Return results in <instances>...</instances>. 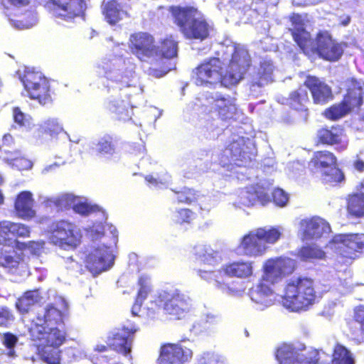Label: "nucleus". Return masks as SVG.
Returning <instances> with one entry per match:
<instances>
[{"label": "nucleus", "mask_w": 364, "mask_h": 364, "mask_svg": "<svg viewBox=\"0 0 364 364\" xmlns=\"http://www.w3.org/2000/svg\"><path fill=\"white\" fill-rule=\"evenodd\" d=\"M228 52L232 58L225 74L221 72L222 63L219 58H213L204 61L193 70L192 78L197 85L208 86L220 83L225 87L237 85L244 78L251 64L247 50L243 46H230Z\"/></svg>", "instance_id": "f257e3e1"}, {"label": "nucleus", "mask_w": 364, "mask_h": 364, "mask_svg": "<svg viewBox=\"0 0 364 364\" xmlns=\"http://www.w3.org/2000/svg\"><path fill=\"white\" fill-rule=\"evenodd\" d=\"M293 27L290 28L294 41L306 54L316 52L321 58L329 61H336L343 53V45L333 40L326 31H320L316 42L312 41L310 33L304 27V18L299 14L291 17Z\"/></svg>", "instance_id": "f03ea898"}, {"label": "nucleus", "mask_w": 364, "mask_h": 364, "mask_svg": "<svg viewBox=\"0 0 364 364\" xmlns=\"http://www.w3.org/2000/svg\"><path fill=\"white\" fill-rule=\"evenodd\" d=\"M98 73L102 74L105 78L103 81L105 87L109 91L112 89L129 88L134 90V94L141 92V89L137 86V79L135 75V65L131 59L117 58L109 63H104L97 67Z\"/></svg>", "instance_id": "7ed1b4c3"}, {"label": "nucleus", "mask_w": 364, "mask_h": 364, "mask_svg": "<svg viewBox=\"0 0 364 364\" xmlns=\"http://www.w3.org/2000/svg\"><path fill=\"white\" fill-rule=\"evenodd\" d=\"M314 281L306 277L292 279L287 283L282 305L291 311L305 310L316 300Z\"/></svg>", "instance_id": "20e7f679"}, {"label": "nucleus", "mask_w": 364, "mask_h": 364, "mask_svg": "<svg viewBox=\"0 0 364 364\" xmlns=\"http://www.w3.org/2000/svg\"><path fill=\"white\" fill-rule=\"evenodd\" d=\"M173 15L175 22L187 38L203 41L209 36L211 26L196 9L176 7L173 9Z\"/></svg>", "instance_id": "39448f33"}, {"label": "nucleus", "mask_w": 364, "mask_h": 364, "mask_svg": "<svg viewBox=\"0 0 364 364\" xmlns=\"http://www.w3.org/2000/svg\"><path fill=\"white\" fill-rule=\"evenodd\" d=\"M154 303L166 314L177 318L184 317L193 309L192 299L178 289L160 292Z\"/></svg>", "instance_id": "423d86ee"}, {"label": "nucleus", "mask_w": 364, "mask_h": 364, "mask_svg": "<svg viewBox=\"0 0 364 364\" xmlns=\"http://www.w3.org/2000/svg\"><path fill=\"white\" fill-rule=\"evenodd\" d=\"M30 0H0L1 9L8 18L10 24L17 29L29 28L36 24L37 14L26 11V16H19L28 6Z\"/></svg>", "instance_id": "0eeeda50"}, {"label": "nucleus", "mask_w": 364, "mask_h": 364, "mask_svg": "<svg viewBox=\"0 0 364 364\" xmlns=\"http://www.w3.org/2000/svg\"><path fill=\"white\" fill-rule=\"evenodd\" d=\"M364 96V83L352 79L348 82L347 94L343 101L336 104L325 111V115L332 120L338 119L347 114L352 109L363 103Z\"/></svg>", "instance_id": "6e6552de"}, {"label": "nucleus", "mask_w": 364, "mask_h": 364, "mask_svg": "<svg viewBox=\"0 0 364 364\" xmlns=\"http://www.w3.org/2000/svg\"><path fill=\"white\" fill-rule=\"evenodd\" d=\"M48 239L50 243L62 249H73L79 245L81 233L73 223L60 220L53 223L50 226Z\"/></svg>", "instance_id": "1a4fd4ad"}, {"label": "nucleus", "mask_w": 364, "mask_h": 364, "mask_svg": "<svg viewBox=\"0 0 364 364\" xmlns=\"http://www.w3.org/2000/svg\"><path fill=\"white\" fill-rule=\"evenodd\" d=\"M20 79L31 99L38 100L41 105L51 101L48 81L41 73L27 68L23 75H20Z\"/></svg>", "instance_id": "9d476101"}, {"label": "nucleus", "mask_w": 364, "mask_h": 364, "mask_svg": "<svg viewBox=\"0 0 364 364\" xmlns=\"http://www.w3.org/2000/svg\"><path fill=\"white\" fill-rule=\"evenodd\" d=\"M255 154V147L251 139L233 136L231 142L224 150L223 155L237 166H245Z\"/></svg>", "instance_id": "9b49d317"}, {"label": "nucleus", "mask_w": 364, "mask_h": 364, "mask_svg": "<svg viewBox=\"0 0 364 364\" xmlns=\"http://www.w3.org/2000/svg\"><path fill=\"white\" fill-rule=\"evenodd\" d=\"M92 248L86 258L85 267L93 275H97L112 267L114 257L109 246L95 245Z\"/></svg>", "instance_id": "f8f14e48"}, {"label": "nucleus", "mask_w": 364, "mask_h": 364, "mask_svg": "<svg viewBox=\"0 0 364 364\" xmlns=\"http://www.w3.org/2000/svg\"><path fill=\"white\" fill-rule=\"evenodd\" d=\"M296 262L288 257H277L267 259L264 266L262 281L275 284L284 277L291 274L295 269Z\"/></svg>", "instance_id": "ddd939ff"}, {"label": "nucleus", "mask_w": 364, "mask_h": 364, "mask_svg": "<svg viewBox=\"0 0 364 364\" xmlns=\"http://www.w3.org/2000/svg\"><path fill=\"white\" fill-rule=\"evenodd\" d=\"M54 306L48 304L38 312L34 320L36 326H59L63 323L64 311L68 309V304L63 296L55 298Z\"/></svg>", "instance_id": "4468645a"}, {"label": "nucleus", "mask_w": 364, "mask_h": 364, "mask_svg": "<svg viewBox=\"0 0 364 364\" xmlns=\"http://www.w3.org/2000/svg\"><path fill=\"white\" fill-rule=\"evenodd\" d=\"M331 245L343 257L355 259L357 252L364 251V234L338 235Z\"/></svg>", "instance_id": "2eb2a0df"}, {"label": "nucleus", "mask_w": 364, "mask_h": 364, "mask_svg": "<svg viewBox=\"0 0 364 364\" xmlns=\"http://www.w3.org/2000/svg\"><path fill=\"white\" fill-rule=\"evenodd\" d=\"M316 350L299 353L290 345L283 344L276 353L279 364H316L318 360Z\"/></svg>", "instance_id": "dca6fc26"}, {"label": "nucleus", "mask_w": 364, "mask_h": 364, "mask_svg": "<svg viewBox=\"0 0 364 364\" xmlns=\"http://www.w3.org/2000/svg\"><path fill=\"white\" fill-rule=\"evenodd\" d=\"M52 15L60 20L72 21L75 18L82 16L86 9L84 0H51Z\"/></svg>", "instance_id": "f3484780"}, {"label": "nucleus", "mask_w": 364, "mask_h": 364, "mask_svg": "<svg viewBox=\"0 0 364 364\" xmlns=\"http://www.w3.org/2000/svg\"><path fill=\"white\" fill-rule=\"evenodd\" d=\"M129 48L132 53L140 60L147 61L157 55L158 50L154 45V38L146 33H137L130 36Z\"/></svg>", "instance_id": "a211bd4d"}, {"label": "nucleus", "mask_w": 364, "mask_h": 364, "mask_svg": "<svg viewBox=\"0 0 364 364\" xmlns=\"http://www.w3.org/2000/svg\"><path fill=\"white\" fill-rule=\"evenodd\" d=\"M193 357L192 350L181 344L167 343L161 346L159 364H184Z\"/></svg>", "instance_id": "6ab92c4d"}, {"label": "nucleus", "mask_w": 364, "mask_h": 364, "mask_svg": "<svg viewBox=\"0 0 364 364\" xmlns=\"http://www.w3.org/2000/svg\"><path fill=\"white\" fill-rule=\"evenodd\" d=\"M274 65L270 60L264 59L258 68H254L247 76L250 90L253 95H257L260 89L272 82Z\"/></svg>", "instance_id": "aec40b11"}, {"label": "nucleus", "mask_w": 364, "mask_h": 364, "mask_svg": "<svg viewBox=\"0 0 364 364\" xmlns=\"http://www.w3.org/2000/svg\"><path fill=\"white\" fill-rule=\"evenodd\" d=\"M34 340H38V347H60L65 339V333L58 326H35L31 330Z\"/></svg>", "instance_id": "412c9836"}, {"label": "nucleus", "mask_w": 364, "mask_h": 364, "mask_svg": "<svg viewBox=\"0 0 364 364\" xmlns=\"http://www.w3.org/2000/svg\"><path fill=\"white\" fill-rule=\"evenodd\" d=\"M15 246V241L10 238L9 242L6 239L0 240V267L13 274L16 273L18 268H26L14 249Z\"/></svg>", "instance_id": "4be33fe9"}, {"label": "nucleus", "mask_w": 364, "mask_h": 364, "mask_svg": "<svg viewBox=\"0 0 364 364\" xmlns=\"http://www.w3.org/2000/svg\"><path fill=\"white\" fill-rule=\"evenodd\" d=\"M329 224L319 217L306 218L300 222L299 233L303 240L317 239L329 234Z\"/></svg>", "instance_id": "5701e85b"}, {"label": "nucleus", "mask_w": 364, "mask_h": 364, "mask_svg": "<svg viewBox=\"0 0 364 364\" xmlns=\"http://www.w3.org/2000/svg\"><path fill=\"white\" fill-rule=\"evenodd\" d=\"M138 328L132 323H129L122 329H118L112 334L110 346L116 351L123 354L124 356H128L131 353V336L136 332Z\"/></svg>", "instance_id": "b1692460"}, {"label": "nucleus", "mask_w": 364, "mask_h": 364, "mask_svg": "<svg viewBox=\"0 0 364 364\" xmlns=\"http://www.w3.org/2000/svg\"><path fill=\"white\" fill-rule=\"evenodd\" d=\"M267 248L255 230L242 237L239 246L244 255L253 257L262 256Z\"/></svg>", "instance_id": "393cba45"}, {"label": "nucleus", "mask_w": 364, "mask_h": 364, "mask_svg": "<svg viewBox=\"0 0 364 364\" xmlns=\"http://www.w3.org/2000/svg\"><path fill=\"white\" fill-rule=\"evenodd\" d=\"M304 86L311 91L316 104H325L333 98L331 88L323 80L315 77L308 76Z\"/></svg>", "instance_id": "a878e982"}, {"label": "nucleus", "mask_w": 364, "mask_h": 364, "mask_svg": "<svg viewBox=\"0 0 364 364\" xmlns=\"http://www.w3.org/2000/svg\"><path fill=\"white\" fill-rule=\"evenodd\" d=\"M207 101L208 106L217 112L223 120L232 119L236 113V106L230 97H222L218 94H210L207 96Z\"/></svg>", "instance_id": "bb28decb"}, {"label": "nucleus", "mask_w": 364, "mask_h": 364, "mask_svg": "<svg viewBox=\"0 0 364 364\" xmlns=\"http://www.w3.org/2000/svg\"><path fill=\"white\" fill-rule=\"evenodd\" d=\"M269 183L267 184L266 182H262L256 189L251 188L242 191L240 194V203L245 206H250L259 202L262 205H264L269 201V196L267 192L269 190Z\"/></svg>", "instance_id": "cd10ccee"}, {"label": "nucleus", "mask_w": 364, "mask_h": 364, "mask_svg": "<svg viewBox=\"0 0 364 364\" xmlns=\"http://www.w3.org/2000/svg\"><path fill=\"white\" fill-rule=\"evenodd\" d=\"M251 300L255 303L260 310L272 306L275 301V295L272 289L262 281L250 289L249 292Z\"/></svg>", "instance_id": "c85d7f7f"}, {"label": "nucleus", "mask_w": 364, "mask_h": 364, "mask_svg": "<svg viewBox=\"0 0 364 364\" xmlns=\"http://www.w3.org/2000/svg\"><path fill=\"white\" fill-rule=\"evenodd\" d=\"M30 234V230L28 226L21 223H15L10 221H3L0 223V236L3 239H6L9 242V238L11 241H15L16 245V237H26Z\"/></svg>", "instance_id": "c756f323"}, {"label": "nucleus", "mask_w": 364, "mask_h": 364, "mask_svg": "<svg viewBox=\"0 0 364 364\" xmlns=\"http://www.w3.org/2000/svg\"><path fill=\"white\" fill-rule=\"evenodd\" d=\"M317 136L323 144H340L339 149L341 151L347 148L348 141L343 134V130L340 127H333L331 129H322L318 132Z\"/></svg>", "instance_id": "7c9ffc66"}, {"label": "nucleus", "mask_w": 364, "mask_h": 364, "mask_svg": "<svg viewBox=\"0 0 364 364\" xmlns=\"http://www.w3.org/2000/svg\"><path fill=\"white\" fill-rule=\"evenodd\" d=\"M309 103L307 90L301 87L292 92L287 99V104L293 109L302 112V117L306 119L308 116L307 105Z\"/></svg>", "instance_id": "2f4dec72"}, {"label": "nucleus", "mask_w": 364, "mask_h": 364, "mask_svg": "<svg viewBox=\"0 0 364 364\" xmlns=\"http://www.w3.org/2000/svg\"><path fill=\"white\" fill-rule=\"evenodd\" d=\"M77 196L73 193H63L55 197L39 196V200L47 207H55L59 210L73 208Z\"/></svg>", "instance_id": "473e14b6"}, {"label": "nucleus", "mask_w": 364, "mask_h": 364, "mask_svg": "<svg viewBox=\"0 0 364 364\" xmlns=\"http://www.w3.org/2000/svg\"><path fill=\"white\" fill-rule=\"evenodd\" d=\"M33 205L32 193L29 191L21 192L15 203L16 212L23 218H30L34 216L35 211L33 209Z\"/></svg>", "instance_id": "72a5a7b5"}, {"label": "nucleus", "mask_w": 364, "mask_h": 364, "mask_svg": "<svg viewBox=\"0 0 364 364\" xmlns=\"http://www.w3.org/2000/svg\"><path fill=\"white\" fill-rule=\"evenodd\" d=\"M224 277L225 275L245 278L252 274V262L245 261H237L227 265L223 269Z\"/></svg>", "instance_id": "f704fd0d"}, {"label": "nucleus", "mask_w": 364, "mask_h": 364, "mask_svg": "<svg viewBox=\"0 0 364 364\" xmlns=\"http://www.w3.org/2000/svg\"><path fill=\"white\" fill-rule=\"evenodd\" d=\"M156 50H158V54L155 58H159L161 63L165 64L166 60L176 57L178 43L172 37L166 38L156 47Z\"/></svg>", "instance_id": "c9c22d12"}, {"label": "nucleus", "mask_w": 364, "mask_h": 364, "mask_svg": "<svg viewBox=\"0 0 364 364\" xmlns=\"http://www.w3.org/2000/svg\"><path fill=\"white\" fill-rule=\"evenodd\" d=\"M336 159L335 156L328 151H321L314 153L313 158L309 162V168L311 169H321V171L336 165Z\"/></svg>", "instance_id": "e433bc0d"}, {"label": "nucleus", "mask_w": 364, "mask_h": 364, "mask_svg": "<svg viewBox=\"0 0 364 364\" xmlns=\"http://www.w3.org/2000/svg\"><path fill=\"white\" fill-rule=\"evenodd\" d=\"M103 14L106 21L112 25L117 23L127 16V12L115 1H107L103 5Z\"/></svg>", "instance_id": "4c0bfd02"}, {"label": "nucleus", "mask_w": 364, "mask_h": 364, "mask_svg": "<svg viewBox=\"0 0 364 364\" xmlns=\"http://www.w3.org/2000/svg\"><path fill=\"white\" fill-rule=\"evenodd\" d=\"M136 107L130 100H121L117 97H111L109 99L107 108L112 112L119 115L120 118L123 116L129 117V109Z\"/></svg>", "instance_id": "58836bf2"}, {"label": "nucleus", "mask_w": 364, "mask_h": 364, "mask_svg": "<svg viewBox=\"0 0 364 364\" xmlns=\"http://www.w3.org/2000/svg\"><path fill=\"white\" fill-rule=\"evenodd\" d=\"M264 245H273L280 238L283 232V228L281 226L272 227L266 226L255 229Z\"/></svg>", "instance_id": "ea45409f"}, {"label": "nucleus", "mask_w": 364, "mask_h": 364, "mask_svg": "<svg viewBox=\"0 0 364 364\" xmlns=\"http://www.w3.org/2000/svg\"><path fill=\"white\" fill-rule=\"evenodd\" d=\"M41 300L42 296L38 289L28 291L18 299L16 306L20 312L26 313L32 306L41 302Z\"/></svg>", "instance_id": "a19ab883"}, {"label": "nucleus", "mask_w": 364, "mask_h": 364, "mask_svg": "<svg viewBox=\"0 0 364 364\" xmlns=\"http://www.w3.org/2000/svg\"><path fill=\"white\" fill-rule=\"evenodd\" d=\"M195 254L205 264L215 265L220 262L219 253L213 250L210 247L203 245H198L194 247Z\"/></svg>", "instance_id": "79ce46f5"}, {"label": "nucleus", "mask_w": 364, "mask_h": 364, "mask_svg": "<svg viewBox=\"0 0 364 364\" xmlns=\"http://www.w3.org/2000/svg\"><path fill=\"white\" fill-rule=\"evenodd\" d=\"M140 287L135 303L132 306V314L134 316L138 314V311L141 306L143 301L146 298L148 294L151 291L149 278L146 276H141L139 279Z\"/></svg>", "instance_id": "37998d69"}, {"label": "nucleus", "mask_w": 364, "mask_h": 364, "mask_svg": "<svg viewBox=\"0 0 364 364\" xmlns=\"http://www.w3.org/2000/svg\"><path fill=\"white\" fill-rule=\"evenodd\" d=\"M11 154L15 155V157L5 155L1 156V159L18 170H27L32 167V162L23 157L20 151L15 150Z\"/></svg>", "instance_id": "c03bdc74"}, {"label": "nucleus", "mask_w": 364, "mask_h": 364, "mask_svg": "<svg viewBox=\"0 0 364 364\" xmlns=\"http://www.w3.org/2000/svg\"><path fill=\"white\" fill-rule=\"evenodd\" d=\"M39 355L42 360L48 364L60 363V351L59 347L43 346L38 347Z\"/></svg>", "instance_id": "a18cd8bd"}, {"label": "nucleus", "mask_w": 364, "mask_h": 364, "mask_svg": "<svg viewBox=\"0 0 364 364\" xmlns=\"http://www.w3.org/2000/svg\"><path fill=\"white\" fill-rule=\"evenodd\" d=\"M95 146L92 148V152L100 155H112L114 153L115 147L112 142V138L109 136H105L100 138Z\"/></svg>", "instance_id": "49530a36"}, {"label": "nucleus", "mask_w": 364, "mask_h": 364, "mask_svg": "<svg viewBox=\"0 0 364 364\" xmlns=\"http://www.w3.org/2000/svg\"><path fill=\"white\" fill-rule=\"evenodd\" d=\"M348 211L350 215L361 217L364 215V194L352 196L348 203Z\"/></svg>", "instance_id": "de8ad7c7"}, {"label": "nucleus", "mask_w": 364, "mask_h": 364, "mask_svg": "<svg viewBox=\"0 0 364 364\" xmlns=\"http://www.w3.org/2000/svg\"><path fill=\"white\" fill-rule=\"evenodd\" d=\"M333 364H354L350 352L341 345H336L333 354Z\"/></svg>", "instance_id": "09e8293b"}, {"label": "nucleus", "mask_w": 364, "mask_h": 364, "mask_svg": "<svg viewBox=\"0 0 364 364\" xmlns=\"http://www.w3.org/2000/svg\"><path fill=\"white\" fill-rule=\"evenodd\" d=\"M322 180L324 183L334 186L344 180L343 172L334 166L321 171Z\"/></svg>", "instance_id": "8fccbe9b"}, {"label": "nucleus", "mask_w": 364, "mask_h": 364, "mask_svg": "<svg viewBox=\"0 0 364 364\" xmlns=\"http://www.w3.org/2000/svg\"><path fill=\"white\" fill-rule=\"evenodd\" d=\"M197 273L201 279L209 282H215L216 287H219L225 282L224 272L223 269L214 271L209 269H198L197 270Z\"/></svg>", "instance_id": "3c124183"}, {"label": "nucleus", "mask_w": 364, "mask_h": 364, "mask_svg": "<svg viewBox=\"0 0 364 364\" xmlns=\"http://www.w3.org/2000/svg\"><path fill=\"white\" fill-rule=\"evenodd\" d=\"M18 337L9 332L4 333L1 336V341L4 346L6 348V352L5 354L11 358L16 357L15 347L18 343Z\"/></svg>", "instance_id": "603ef678"}, {"label": "nucleus", "mask_w": 364, "mask_h": 364, "mask_svg": "<svg viewBox=\"0 0 364 364\" xmlns=\"http://www.w3.org/2000/svg\"><path fill=\"white\" fill-rule=\"evenodd\" d=\"M13 117L14 122L26 130H30L34 126L32 117L22 112L18 107L14 108Z\"/></svg>", "instance_id": "864d4df0"}, {"label": "nucleus", "mask_w": 364, "mask_h": 364, "mask_svg": "<svg viewBox=\"0 0 364 364\" xmlns=\"http://www.w3.org/2000/svg\"><path fill=\"white\" fill-rule=\"evenodd\" d=\"M198 364H226V359L220 354L208 351L198 356Z\"/></svg>", "instance_id": "5fc2aeb1"}, {"label": "nucleus", "mask_w": 364, "mask_h": 364, "mask_svg": "<svg viewBox=\"0 0 364 364\" xmlns=\"http://www.w3.org/2000/svg\"><path fill=\"white\" fill-rule=\"evenodd\" d=\"M42 131L49 134L51 136H55L63 131L62 125L58 122V119L49 118L40 124Z\"/></svg>", "instance_id": "6e6d98bb"}, {"label": "nucleus", "mask_w": 364, "mask_h": 364, "mask_svg": "<svg viewBox=\"0 0 364 364\" xmlns=\"http://www.w3.org/2000/svg\"><path fill=\"white\" fill-rule=\"evenodd\" d=\"M299 256L304 260L311 259H321L324 256V252L315 245L303 247L299 251Z\"/></svg>", "instance_id": "4d7b16f0"}, {"label": "nucleus", "mask_w": 364, "mask_h": 364, "mask_svg": "<svg viewBox=\"0 0 364 364\" xmlns=\"http://www.w3.org/2000/svg\"><path fill=\"white\" fill-rule=\"evenodd\" d=\"M97 208V206L90 205L86 198L78 196L77 200H76L73 207V210L75 213L82 215H88L89 213L95 211Z\"/></svg>", "instance_id": "13d9d810"}, {"label": "nucleus", "mask_w": 364, "mask_h": 364, "mask_svg": "<svg viewBox=\"0 0 364 364\" xmlns=\"http://www.w3.org/2000/svg\"><path fill=\"white\" fill-rule=\"evenodd\" d=\"M145 179L150 186L157 188H162L169 183L171 176L167 173H164L162 176H157L156 177L149 175L146 176Z\"/></svg>", "instance_id": "bf43d9fd"}, {"label": "nucleus", "mask_w": 364, "mask_h": 364, "mask_svg": "<svg viewBox=\"0 0 364 364\" xmlns=\"http://www.w3.org/2000/svg\"><path fill=\"white\" fill-rule=\"evenodd\" d=\"M196 192L190 188H184L183 191L177 193V199L180 203H191L198 198Z\"/></svg>", "instance_id": "052dcab7"}, {"label": "nucleus", "mask_w": 364, "mask_h": 364, "mask_svg": "<svg viewBox=\"0 0 364 364\" xmlns=\"http://www.w3.org/2000/svg\"><path fill=\"white\" fill-rule=\"evenodd\" d=\"M274 203L279 207H284L289 201V195L281 188H275L272 192Z\"/></svg>", "instance_id": "680f3d73"}, {"label": "nucleus", "mask_w": 364, "mask_h": 364, "mask_svg": "<svg viewBox=\"0 0 364 364\" xmlns=\"http://www.w3.org/2000/svg\"><path fill=\"white\" fill-rule=\"evenodd\" d=\"M195 218V214L189 209H181L175 213L173 220L178 223H189Z\"/></svg>", "instance_id": "e2e57ef3"}, {"label": "nucleus", "mask_w": 364, "mask_h": 364, "mask_svg": "<svg viewBox=\"0 0 364 364\" xmlns=\"http://www.w3.org/2000/svg\"><path fill=\"white\" fill-rule=\"evenodd\" d=\"M175 68V64H171L169 67H164L159 70L156 68L151 67L147 70L149 75L155 77H161L164 76L168 72Z\"/></svg>", "instance_id": "0e129e2a"}, {"label": "nucleus", "mask_w": 364, "mask_h": 364, "mask_svg": "<svg viewBox=\"0 0 364 364\" xmlns=\"http://www.w3.org/2000/svg\"><path fill=\"white\" fill-rule=\"evenodd\" d=\"M105 227L102 224L94 225L90 229V237L92 239L97 240L104 236Z\"/></svg>", "instance_id": "69168bd1"}, {"label": "nucleus", "mask_w": 364, "mask_h": 364, "mask_svg": "<svg viewBox=\"0 0 364 364\" xmlns=\"http://www.w3.org/2000/svg\"><path fill=\"white\" fill-rule=\"evenodd\" d=\"M66 267L75 272L82 273V266L77 261L74 260L73 257H68L65 260Z\"/></svg>", "instance_id": "338daca9"}, {"label": "nucleus", "mask_w": 364, "mask_h": 364, "mask_svg": "<svg viewBox=\"0 0 364 364\" xmlns=\"http://www.w3.org/2000/svg\"><path fill=\"white\" fill-rule=\"evenodd\" d=\"M355 319L360 323L361 331L364 333V306H360L355 311Z\"/></svg>", "instance_id": "774afa93"}]
</instances>
